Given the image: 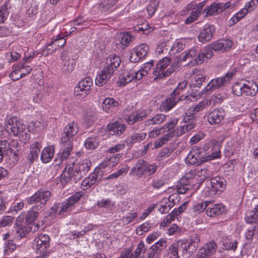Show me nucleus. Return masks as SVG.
<instances>
[{"instance_id": "obj_40", "label": "nucleus", "mask_w": 258, "mask_h": 258, "mask_svg": "<svg viewBox=\"0 0 258 258\" xmlns=\"http://www.w3.org/2000/svg\"><path fill=\"white\" fill-rule=\"evenodd\" d=\"M147 116L145 111H142L137 113H132L128 116L126 120L130 124H133L135 122L143 120Z\"/></svg>"}, {"instance_id": "obj_36", "label": "nucleus", "mask_w": 258, "mask_h": 258, "mask_svg": "<svg viewBox=\"0 0 258 258\" xmlns=\"http://www.w3.org/2000/svg\"><path fill=\"white\" fill-rule=\"evenodd\" d=\"M147 134L145 133H136L128 137L125 142L128 146L140 143L143 141L146 137Z\"/></svg>"}, {"instance_id": "obj_59", "label": "nucleus", "mask_w": 258, "mask_h": 258, "mask_svg": "<svg viewBox=\"0 0 258 258\" xmlns=\"http://www.w3.org/2000/svg\"><path fill=\"white\" fill-rule=\"evenodd\" d=\"M198 52V49L197 47H195L191 48L185 53L182 57V60L186 61L188 58L192 57L195 58L197 55Z\"/></svg>"}, {"instance_id": "obj_22", "label": "nucleus", "mask_w": 258, "mask_h": 258, "mask_svg": "<svg viewBox=\"0 0 258 258\" xmlns=\"http://www.w3.org/2000/svg\"><path fill=\"white\" fill-rule=\"evenodd\" d=\"M232 42L229 40H219L207 46L208 49L214 51H227L231 47Z\"/></svg>"}, {"instance_id": "obj_52", "label": "nucleus", "mask_w": 258, "mask_h": 258, "mask_svg": "<svg viewBox=\"0 0 258 258\" xmlns=\"http://www.w3.org/2000/svg\"><path fill=\"white\" fill-rule=\"evenodd\" d=\"M12 152V149L9 143L6 140L0 141V153L4 155H7Z\"/></svg>"}, {"instance_id": "obj_19", "label": "nucleus", "mask_w": 258, "mask_h": 258, "mask_svg": "<svg viewBox=\"0 0 258 258\" xmlns=\"http://www.w3.org/2000/svg\"><path fill=\"white\" fill-rule=\"evenodd\" d=\"M183 97L176 96L172 93L162 101L160 105V109L163 111L167 112L171 110L180 101L182 100Z\"/></svg>"}, {"instance_id": "obj_37", "label": "nucleus", "mask_w": 258, "mask_h": 258, "mask_svg": "<svg viewBox=\"0 0 258 258\" xmlns=\"http://www.w3.org/2000/svg\"><path fill=\"white\" fill-rule=\"evenodd\" d=\"M41 210H37V208L33 206L25 214V220L27 223L31 224L38 218L40 211Z\"/></svg>"}, {"instance_id": "obj_43", "label": "nucleus", "mask_w": 258, "mask_h": 258, "mask_svg": "<svg viewBox=\"0 0 258 258\" xmlns=\"http://www.w3.org/2000/svg\"><path fill=\"white\" fill-rule=\"evenodd\" d=\"M237 240L233 237H227L223 239V245L226 250L235 251L237 248Z\"/></svg>"}, {"instance_id": "obj_12", "label": "nucleus", "mask_w": 258, "mask_h": 258, "mask_svg": "<svg viewBox=\"0 0 258 258\" xmlns=\"http://www.w3.org/2000/svg\"><path fill=\"white\" fill-rule=\"evenodd\" d=\"M83 195L82 191L77 192L63 202L61 204L58 215H60L64 212H69L73 209L74 204L80 200Z\"/></svg>"}, {"instance_id": "obj_26", "label": "nucleus", "mask_w": 258, "mask_h": 258, "mask_svg": "<svg viewBox=\"0 0 258 258\" xmlns=\"http://www.w3.org/2000/svg\"><path fill=\"white\" fill-rule=\"evenodd\" d=\"M126 125L119 121H115L108 124L107 130L112 135L120 136L125 130Z\"/></svg>"}, {"instance_id": "obj_39", "label": "nucleus", "mask_w": 258, "mask_h": 258, "mask_svg": "<svg viewBox=\"0 0 258 258\" xmlns=\"http://www.w3.org/2000/svg\"><path fill=\"white\" fill-rule=\"evenodd\" d=\"M118 0H102L98 5V9L102 12H111Z\"/></svg>"}, {"instance_id": "obj_63", "label": "nucleus", "mask_w": 258, "mask_h": 258, "mask_svg": "<svg viewBox=\"0 0 258 258\" xmlns=\"http://www.w3.org/2000/svg\"><path fill=\"white\" fill-rule=\"evenodd\" d=\"M16 248V245L13 243V241L10 239H8L5 242V253H9L12 252Z\"/></svg>"}, {"instance_id": "obj_48", "label": "nucleus", "mask_w": 258, "mask_h": 258, "mask_svg": "<svg viewBox=\"0 0 258 258\" xmlns=\"http://www.w3.org/2000/svg\"><path fill=\"white\" fill-rule=\"evenodd\" d=\"M10 13V9L7 4H4L0 9V23L4 22Z\"/></svg>"}, {"instance_id": "obj_56", "label": "nucleus", "mask_w": 258, "mask_h": 258, "mask_svg": "<svg viewBox=\"0 0 258 258\" xmlns=\"http://www.w3.org/2000/svg\"><path fill=\"white\" fill-rule=\"evenodd\" d=\"M211 101V100H203V101L200 102L198 104L193 107L192 111H196L198 112L203 110L207 106L210 105Z\"/></svg>"}, {"instance_id": "obj_6", "label": "nucleus", "mask_w": 258, "mask_h": 258, "mask_svg": "<svg viewBox=\"0 0 258 258\" xmlns=\"http://www.w3.org/2000/svg\"><path fill=\"white\" fill-rule=\"evenodd\" d=\"M171 60L170 58L164 57L158 62L153 73L155 76L154 80L165 79L175 71V66L170 64Z\"/></svg>"}, {"instance_id": "obj_58", "label": "nucleus", "mask_w": 258, "mask_h": 258, "mask_svg": "<svg viewBox=\"0 0 258 258\" xmlns=\"http://www.w3.org/2000/svg\"><path fill=\"white\" fill-rule=\"evenodd\" d=\"M66 43V39L63 37L59 35L52 38V44L56 47V49L59 47H62Z\"/></svg>"}, {"instance_id": "obj_34", "label": "nucleus", "mask_w": 258, "mask_h": 258, "mask_svg": "<svg viewBox=\"0 0 258 258\" xmlns=\"http://www.w3.org/2000/svg\"><path fill=\"white\" fill-rule=\"evenodd\" d=\"M61 152L58 153L59 157L61 160H65L70 155L73 149V142H61Z\"/></svg>"}, {"instance_id": "obj_61", "label": "nucleus", "mask_w": 258, "mask_h": 258, "mask_svg": "<svg viewBox=\"0 0 258 258\" xmlns=\"http://www.w3.org/2000/svg\"><path fill=\"white\" fill-rule=\"evenodd\" d=\"M187 82L185 80L179 83L177 87L172 92L173 95H175L176 96H179V94L187 86Z\"/></svg>"}, {"instance_id": "obj_16", "label": "nucleus", "mask_w": 258, "mask_h": 258, "mask_svg": "<svg viewBox=\"0 0 258 258\" xmlns=\"http://www.w3.org/2000/svg\"><path fill=\"white\" fill-rule=\"evenodd\" d=\"M183 244L182 240L173 242L166 250L167 256L169 258H179L178 250L180 249H182V255L187 254L185 246Z\"/></svg>"}, {"instance_id": "obj_2", "label": "nucleus", "mask_w": 258, "mask_h": 258, "mask_svg": "<svg viewBox=\"0 0 258 258\" xmlns=\"http://www.w3.org/2000/svg\"><path fill=\"white\" fill-rule=\"evenodd\" d=\"M120 61L118 55L112 54L108 56L106 59L105 66L96 78V84L98 86H102L106 83L119 66Z\"/></svg>"}, {"instance_id": "obj_53", "label": "nucleus", "mask_w": 258, "mask_h": 258, "mask_svg": "<svg viewBox=\"0 0 258 258\" xmlns=\"http://www.w3.org/2000/svg\"><path fill=\"white\" fill-rule=\"evenodd\" d=\"M210 203V202L205 201L198 203L195 205L193 207V211L195 213V215L203 212L209 206Z\"/></svg>"}, {"instance_id": "obj_13", "label": "nucleus", "mask_w": 258, "mask_h": 258, "mask_svg": "<svg viewBox=\"0 0 258 258\" xmlns=\"http://www.w3.org/2000/svg\"><path fill=\"white\" fill-rule=\"evenodd\" d=\"M79 127L77 122L73 121L64 127L63 133L60 139L61 142H73L74 136L77 134Z\"/></svg>"}, {"instance_id": "obj_31", "label": "nucleus", "mask_w": 258, "mask_h": 258, "mask_svg": "<svg viewBox=\"0 0 258 258\" xmlns=\"http://www.w3.org/2000/svg\"><path fill=\"white\" fill-rule=\"evenodd\" d=\"M225 207L222 204H216L208 208L207 215L209 217H216L225 212Z\"/></svg>"}, {"instance_id": "obj_4", "label": "nucleus", "mask_w": 258, "mask_h": 258, "mask_svg": "<svg viewBox=\"0 0 258 258\" xmlns=\"http://www.w3.org/2000/svg\"><path fill=\"white\" fill-rule=\"evenodd\" d=\"M5 124L8 134L14 136H19L21 140L27 141L29 138L28 130L17 117L12 116L7 118Z\"/></svg>"}, {"instance_id": "obj_7", "label": "nucleus", "mask_w": 258, "mask_h": 258, "mask_svg": "<svg viewBox=\"0 0 258 258\" xmlns=\"http://www.w3.org/2000/svg\"><path fill=\"white\" fill-rule=\"evenodd\" d=\"M51 192L49 190L39 189L30 197L26 200L27 203L34 205L37 210H42L47 201L50 198Z\"/></svg>"}, {"instance_id": "obj_38", "label": "nucleus", "mask_w": 258, "mask_h": 258, "mask_svg": "<svg viewBox=\"0 0 258 258\" xmlns=\"http://www.w3.org/2000/svg\"><path fill=\"white\" fill-rule=\"evenodd\" d=\"M171 48V42L166 41L161 42L157 47L156 52L158 54L164 53L165 54H169L170 55L175 54V52H172Z\"/></svg>"}, {"instance_id": "obj_60", "label": "nucleus", "mask_w": 258, "mask_h": 258, "mask_svg": "<svg viewBox=\"0 0 258 258\" xmlns=\"http://www.w3.org/2000/svg\"><path fill=\"white\" fill-rule=\"evenodd\" d=\"M122 154L120 153L116 154V155H112L108 159L106 164L110 167H113L115 166L118 162L120 159L122 157Z\"/></svg>"}, {"instance_id": "obj_44", "label": "nucleus", "mask_w": 258, "mask_h": 258, "mask_svg": "<svg viewBox=\"0 0 258 258\" xmlns=\"http://www.w3.org/2000/svg\"><path fill=\"white\" fill-rule=\"evenodd\" d=\"M45 126V122L41 119L40 120H36L32 122L29 126V128L31 130L33 133H37L40 132L44 129Z\"/></svg>"}, {"instance_id": "obj_21", "label": "nucleus", "mask_w": 258, "mask_h": 258, "mask_svg": "<svg viewBox=\"0 0 258 258\" xmlns=\"http://www.w3.org/2000/svg\"><path fill=\"white\" fill-rule=\"evenodd\" d=\"M200 242V238L199 235L197 233L191 235L188 239L187 242L182 241V245L185 246L186 250V254H191L196 252Z\"/></svg>"}, {"instance_id": "obj_45", "label": "nucleus", "mask_w": 258, "mask_h": 258, "mask_svg": "<svg viewBox=\"0 0 258 258\" xmlns=\"http://www.w3.org/2000/svg\"><path fill=\"white\" fill-rule=\"evenodd\" d=\"M134 79L133 71L131 72H126L119 77L117 81L118 86H124L130 83Z\"/></svg>"}, {"instance_id": "obj_27", "label": "nucleus", "mask_w": 258, "mask_h": 258, "mask_svg": "<svg viewBox=\"0 0 258 258\" xmlns=\"http://www.w3.org/2000/svg\"><path fill=\"white\" fill-rule=\"evenodd\" d=\"M185 160L187 164L191 165H200L204 162H207L201 158V155L198 153V148L192 149L186 157Z\"/></svg>"}, {"instance_id": "obj_42", "label": "nucleus", "mask_w": 258, "mask_h": 258, "mask_svg": "<svg viewBox=\"0 0 258 258\" xmlns=\"http://www.w3.org/2000/svg\"><path fill=\"white\" fill-rule=\"evenodd\" d=\"M74 27H72V32L75 30H81L88 27L89 22L85 19V18L81 17L75 19L73 22Z\"/></svg>"}, {"instance_id": "obj_18", "label": "nucleus", "mask_w": 258, "mask_h": 258, "mask_svg": "<svg viewBox=\"0 0 258 258\" xmlns=\"http://www.w3.org/2000/svg\"><path fill=\"white\" fill-rule=\"evenodd\" d=\"M226 115L224 110L221 108H216L211 111L208 115V121L211 125L221 123Z\"/></svg>"}, {"instance_id": "obj_17", "label": "nucleus", "mask_w": 258, "mask_h": 258, "mask_svg": "<svg viewBox=\"0 0 258 258\" xmlns=\"http://www.w3.org/2000/svg\"><path fill=\"white\" fill-rule=\"evenodd\" d=\"M230 3H213L209 7L206 9L204 12L206 13L205 17H207L222 12L230 6Z\"/></svg>"}, {"instance_id": "obj_3", "label": "nucleus", "mask_w": 258, "mask_h": 258, "mask_svg": "<svg viewBox=\"0 0 258 258\" xmlns=\"http://www.w3.org/2000/svg\"><path fill=\"white\" fill-rule=\"evenodd\" d=\"M221 145L216 140H211L201 145L198 153L204 161H209L221 157Z\"/></svg>"}, {"instance_id": "obj_47", "label": "nucleus", "mask_w": 258, "mask_h": 258, "mask_svg": "<svg viewBox=\"0 0 258 258\" xmlns=\"http://www.w3.org/2000/svg\"><path fill=\"white\" fill-rule=\"evenodd\" d=\"M167 182V179L163 177H156L153 179L151 186L155 189H158L164 186Z\"/></svg>"}, {"instance_id": "obj_46", "label": "nucleus", "mask_w": 258, "mask_h": 258, "mask_svg": "<svg viewBox=\"0 0 258 258\" xmlns=\"http://www.w3.org/2000/svg\"><path fill=\"white\" fill-rule=\"evenodd\" d=\"M99 139L97 137L88 138L84 143L87 149L93 150L97 148L99 145Z\"/></svg>"}, {"instance_id": "obj_64", "label": "nucleus", "mask_w": 258, "mask_h": 258, "mask_svg": "<svg viewBox=\"0 0 258 258\" xmlns=\"http://www.w3.org/2000/svg\"><path fill=\"white\" fill-rule=\"evenodd\" d=\"M185 45L180 41H176L173 44L171 43V48L172 52H175V53L184 48Z\"/></svg>"}, {"instance_id": "obj_23", "label": "nucleus", "mask_w": 258, "mask_h": 258, "mask_svg": "<svg viewBox=\"0 0 258 258\" xmlns=\"http://www.w3.org/2000/svg\"><path fill=\"white\" fill-rule=\"evenodd\" d=\"M213 56V51L206 47L204 50L198 52L197 56L190 61V63L194 65L201 64L205 61H207Z\"/></svg>"}, {"instance_id": "obj_57", "label": "nucleus", "mask_w": 258, "mask_h": 258, "mask_svg": "<svg viewBox=\"0 0 258 258\" xmlns=\"http://www.w3.org/2000/svg\"><path fill=\"white\" fill-rule=\"evenodd\" d=\"M97 119V117L94 110L87 112L85 115V120L88 125H92Z\"/></svg>"}, {"instance_id": "obj_25", "label": "nucleus", "mask_w": 258, "mask_h": 258, "mask_svg": "<svg viewBox=\"0 0 258 258\" xmlns=\"http://www.w3.org/2000/svg\"><path fill=\"white\" fill-rule=\"evenodd\" d=\"M217 248V244L212 241L206 244L198 252L197 258H209L213 254Z\"/></svg>"}, {"instance_id": "obj_9", "label": "nucleus", "mask_w": 258, "mask_h": 258, "mask_svg": "<svg viewBox=\"0 0 258 258\" xmlns=\"http://www.w3.org/2000/svg\"><path fill=\"white\" fill-rule=\"evenodd\" d=\"M49 237L46 234H40L35 237L33 245L37 253H49Z\"/></svg>"}, {"instance_id": "obj_35", "label": "nucleus", "mask_w": 258, "mask_h": 258, "mask_svg": "<svg viewBox=\"0 0 258 258\" xmlns=\"http://www.w3.org/2000/svg\"><path fill=\"white\" fill-rule=\"evenodd\" d=\"M243 95L255 96L258 91V86L255 83L248 82L247 84H244Z\"/></svg>"}, {"instance_id": "obj_30", "label": "nucleus", "mask_w": 258, "mask_h": 258, "mask_svg": "<svg viewBox=\"0 0 258 258\" xmlns=\"http://www.w3.org/2000/svg\"><path fill=\"white\" fill-rule=\"evenodd\" d=\"M119 104L113 98H106L102 103L103 109L106 112H114L116 111Z\"/></svg>"}, {"instance_id": "obj_28", "label": "nucleus", "mask_w": 258, "mask_h": 258, "mask_svg": "<svg viewBox=\"0 0 258 258\" xmlns=\"http://www.w3.org/2000/svg\"><path fill=\"white\" fill-rule=\"evenodd\" d=\"M98 172H94L84 179L81 184V188L83 190H86L95 185L99 181Z\"/></svg>"}, {"instance_id": "obj_54", "label": "nucleus", "mask_w": 258, "mask_h": 258, "mask_svg": "<svg viewBox=\"0 0 258 258\" xmlns=\"http://www.w3.org/2000/svg\"><path fill=\"white\" fill-rule=\"evenodd\" d=\"M167 246V240L166 238H161L154 244L152 245L159 253L164 249Z\"/></svg>"}, {"instance_id": "obj_24", "label": "nucleus", "mask_w": 258, "mask_h": 258, "mask_svg": "<svg viewBox=\"0 0 258 258\" xmlns=\"http://www.w3.org/2000/svg\"><path fill=\"white\" fill-rule=\"evenodd\" d=\"M60 58L63 60L61 68L62 72L64 75H68L73 71L76 65V60L74 58H67V52L63 51L60 55Z\"/></svg>"}, {"instance_id": "obj_55", "label": "nucleus", "mask_w": 258, "mask_h": 258, "mask_svg": "<svg viewBox=\"0 0 258 258\" xmlns=\"http://www.w3.org/2000/svg\"><path fill=\"white\" fill-rule=\"evenodd\" d=\"M244 84L237 82L232 86V92L235 95L240 96L243 95Z\"/></svg>"}, {"instance_id": "obj_29", "label": "nucleus", "mask_w": 258, "mask_h": 258, "mask_svg": "<svg viewBox=\"0 0 258 258\" xmlns=\"http://www.w3.org/2000/svg\"><path fill=\"white\" fill-rule=\"evenodd\" d=\"M41 145L38 142L32 144L30 147V153L28 155L27 160L29 164H32L38 158Z\"/></svg>"}, {"instance_id": "obj_32", "label": "nucleus", "mask_w": 258, "mask_h": 258, "mask_svg": "<svg viewBox=\"0 0 258 258\" xmlns=\"http://www.w3.org/2000/svg\"><path fill=\"white\" fill-rule=\"evenodd\" d=\"M134 39V37L130 32L121 33L118 36V40L120 42L118 45L122 49H124L128 46Z\"/></svg>"}, {"instance_id": "obj_15", "label": "nucleus", "mask_w": 258, "mask_h": 258, "mask_svg": "<svg viewBox=\"0 0 258 258\" xmlns=\"http://www.w3.org/2000/svg\"><path fill=\"white\" fill-rule=\"evenodd\" d=\"M215 27L213 25H205L201 30L198 36V41L203 44L210 41L215 33Z\"/></svg>"}, {"instance_id": "obj_8", "label": "nucleus", "mask_w": 258, "mask_h": 258, "mask_svg": "<svg viewBox=\"0 0 258 258\" xmlns=\"http://www.w3.org/2000/svg\"><path fill=\"white\" fill-rule=\"evenodd\" d=\"M233 74L227 73L224 77L221 78H217L212 79L207 85L203 91L205 94H210L216 89H218L222 87L225 84L228 83L232 79Z\"/></svg>"}, {"instance_id": "obj_10", "label": "nucleus", "mask_w": 258, "mask_h": 258, "mask_svg": "<svg viewBox=\"0 0 258 258\" xmlns=\"http://www.w3.org/2000/svg\"><path fill=\"white\" fill-rule=\"evenodd\" d=\"M183 120L185 124L177 129L176 132L177 136H181L191 131L197 124L196 116L194 113H190L189 114L186 113Z\"/></svg>"}, {"instance_id": "obj_11", "label": "nucleus", "mask_w": 258, "mask_h": 258, "mask_svg": "<svg viewBox=\"0 0 258 258\" xmlns=\"http://www.w3.org/2000/svg\"><path fill=\"white\" fill-rule=\"evenodd\" d=\"M149 48L145 44H142L133 48L130 53V60L131 62H138L147 55Z\"/></svg>"}, {"instance_id": "obj_51", "label": "nucleus", "mask_w": 258, "mask_h": 258, "mask_svg": "<svg viewBox=\"0 0 258 258\" xmlns=\"http://www.w3.org/2000/svg\"><path fill=\"white\" fill-rule=\"evenodd\" d=\"M206 1H204L198 4L192 2L187 6V10H191L192 11H197V12H202L200 11L204 7L206 3Z\"/></svg>"}, {"instance_id": "obj_5", "label": "nucleus", "mask_w": 258, "mask_h": 258, "mask_svg": "<svg viewBox=\"0 0 258 258\" xmlns=\"http://www.w3.org/2000/svg\"><path fill=\"white\" fill-rule=\"evenodd\" d=\"M157 170V166L151 164L143 159L139 160L130 171V174L139 178L150 176Z\"/></svg>"}, {"instance_id": "obj_14", "label": "nucleus", "mask_w": 258, "mask_h": 258, "mask_svg": "<svg viewBox=\"0 0 258 258\" xmlns=\"http://www.w3.org/2000/svg\"><path fill=\"white\" fill-rule=\"evenodd\" d=\"M93 85L92 80L89 77H86L81 80L78 86L74 89V93L76 96H86L90 92Z\"/></svg>"}, {"instance_id": "obj_41", "label": "nucleus", "mask_w": 258, "mask_h": 258, "mask_svg": "<svg viewBox=\"0 0 258 258\" xmlns=\"http://www.w3.org/2000/svg\"><path fill=\"white\" fill-rule=\"evenodd\" d=\"M166 115L163 114H157L151 119L146 121L145 125L146 126H153L156 124H159L165 120Z\"/></svg>"}, {"instance_id": "obj_50", "label": "nucleus", "mask_w": 258, "mask_h": 258, "mask_svg": "<svg viewBox=\"0 0 258 258\" xmlns=\"http://www.w3.org/2000/svg\"><path fill=\"white\" fill-rule=\"evenodd\" d=\"M206 77L204 75L198 74L194 76L192 80V85L200 88L202 83L206 81Z\"/></svg>"}, {"instance_id": "obj_20", "label": "nucleus", "mask_w": 258, "mask_h": 258, "mask_svg": "<svg viewBox=\"0 0 258 258\" xmlns=\"http://www.w3.org/2000/svg\"><path fill=\"white\" fill-rule=\"evenodd\" d=\"M209 184L212 187L213 194H220L224 190L226 183L224 178L216 176L210 180Z\"/></svg>"}, {"instance_id": "obj_33", "label": "nucleus", "mask_w": 258, "mask_h": 258, "mask_svg": "<svg viewBox=\"0 0 258 258\" xmlns=\"http://www.w3.org/2000/svg\"><path fill=\"white\" fill-rule=\"evenodd\" d=\"M54 154V147L48 146L44 148L41 154L40 159L43 163H47L51 160Z\"/></svg>"}, {"instance_id": "obj_1", "label": "nucleus", "mask_w": 258, "mask_h": 258, "mask_svg": "<svg viewBox=\"0 0 258 258\" xmlns=\"http://www.w3.org/2000/svg\"><path fill=\"white\" fill-rule=\"evenodd\" d=\"M91 165V162L88 159L73 163L71 166H69L68 169H65L61 175V182H77L86 175L90 169Z\"/></svg>"}, {"instance_id": "obj_62", "label": "nucleus", "mask_w": 258, "mask_h": 258, "mask_svg": "<svg viewBox=\"0 0 258 258\" xmlns=\"http://www.w3.org/2000/svg\"><path fill=\"white\" fill-rule=\"evenodd\" d=\"M201 14V12H197V11H192L190 16L186 18L185 20V23L186 24H189L195 21L199 16Z\"/></svg>"}, {"instance_id": "obj_49", "label": "nucleus", "mask_w": 258, "mask_h": 258, "mask_svg": "<svg viewBox=\"0 0 258 258\" xmlns=\"http://www.w3.org/2000/svg\"><path fill=\"white\" fill-rule=\"evenodd\" d=\"M192 190V185L189 183L183 184L177 187V191L179 194H188L190 192V194H192L193 192Z\"/></svg>"}]
</instances>
